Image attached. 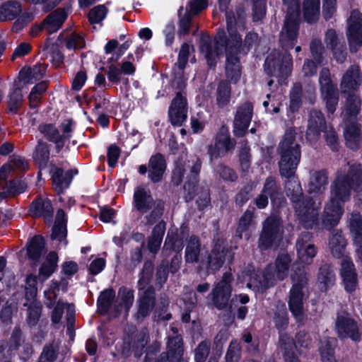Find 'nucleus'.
Here are the masks:
<instances>
[{
  "label": "nucleus",
  "instance_id": "c85d7f7f",
  "mask_svg": "<svg viewBox=\"0 0 362 362\" xmlns=\"http://www.w3.org/2000/svg\"><path fill=\"white\" fill-rule=\"evenodd\" d=\"M67 17L68 14L65 9L61 8H57L47 15L42 21L47 34L52 35L59 30Z\"/></svg>",
  "mask_w": 362,
  "mask_h": 362
},
{
  "label": "nucleus",
  "instance_id": "6ab92c4d",
  "mask_svg": "<svg viewBox=\"0 0 362 362\" xmlns=\"http://www.w3.org/2000/svg\"><path fill=\"white\" fill-rule=\"evenodd\" d=\"M346 36L350 46H362V13L357 9L351 11L348 20Z\"/></svg>",
  "mask_w": 362,
  "mask_h": 362
},
{
  "label": "nucleus",
  "instance_id": "a878e982",
  "mask_svg": "<svg viewBox=\"0 0 362 362\" xmlns=\"http://www.w3.org/2000/svg\"><path fill=\"white\" fill-rule=\"evenodd\" d=\"M148 179L153 183H158L163 180L167 168L165 156L161 153L152 155L148 160Z\"/></svg>",
  "mask_w": 362,
  "mask_h": 362
},
{
  "label": "nucleus",
  "instance_id": "e433bc0d",
  "mask_svg": "<svg viewBox=\"0 0 362 362\" xmlns=\"http://www.w3.org/2000/svg\"><path fill=\"white\" fill-rule=\"evenodd\" d=\"M115 296V291L112 287L100 291L96 302L97 310L100 315H105L108 313Z\"/></svg>",
  "mask_w": 362,
  "mask_h": 362
},
{
  "label": "nucleus",
  "instance_id": "e2e57ef3",
  "mask_svg": "<svg viewBox=\"0 0 362 362\" xmlns=\"http://www.w3.org/2000/svg\"><path fill=\"white\" fill-rule=\"evenodd\" d=\"M118 293L120 296L121 305H122L126 311L128 312L134 303V290L123 286L119 288Z\"/></svg>",
  "mask_w": 362,
  "mask_h": 362
},
{
  "label": "nucleus",
  "instance_id": "f3484780",
  "mask_svg": "<svg viewBox=\"0 0 362 362\" xmlns=\"http://www.w3.org/2000/svg\"><path fill=\"white\" fill-rule=\"evenodd\" d=\"M156 304V288L153 285L148 286L137 300V310L135 314L136 320H144L154 310Z\"/></svg>",
  "mask_w": 362,
  "mask_h": 362
},
{
  "label": "nucleus",
  "instance_id": "864d4df0",
  "mask_svg": "<svg viewBox=\"0 0 362 362\" xmlns=\"http://www.w3.org/2000/svg\"><path fill=\"white\" fill-rule=\"evenodd\" d=\"M183 7L181 6L178 11V30L177 35L179 37H185L188 35L193 25L192 18L193 16L189 11H185L184 15H182L180 11L182 10Z\"/></svg>",
  "mask_w": 362,
  "mask_h": 362
},
{
  "label": "nucleus",
  "instance_id": "72a5a7b5",
  "mask_svg": "<svg viewBox=\"0 0 362 362\" xmlns=\"http://www.w3.org/2000/svg\"><path fill=\"white\" fill-rule=\"evenodd\" d=\"M303 17L309 23H316L320 15V0H303Z\"/></svg>",
  "mask_w": 362,
  "mask_h": 362
},
{
  "label": "nucleus",
  "instance_id": "58836bf2",
  "mask_svg": "<svg viewBox=\"0 0 362 362\" xmlns=\"http://www.w3.org/2000/svg\"><path fill=\"white\" fill-rule=\"evenodd\" d=\"M337 346V340L334 337H328L320 341L319 352L322 362H337L335 357V349Z\"/></svg>",
  "mask_w": 362,
  "mask_h": 362
},
{
  "label": "nucleus",
  "instance_id": "f704fd0d",
  "mask_svg": "<svg viewBox=\"0 0 362 362\" xmlns=\"http://www.w3.org/2000/svg\"><path fill=\"white\" fill-rule=\"evenodd\" d=\"M22 5L16 0H8L0 6V22L11 21L19 16Z\"/></svg>",
  "mask_w": 362,
  "mask_h": 362
},
{
  "label": "nucleus",
  "instance_id": "20e7f679",
  "mask_svg": "<svg viewBox=\"0 0 362 362\" xmlns=\"http://www.w3.org/2000/svg\"><path fill=\"white\" fill-rule=\"evenodd\" d=\"M297 252L300 263H295L293 266L291 279L292 286L289 291L288 301V309L296 322L300 323L304 320L303 299L305 297L304 288L308 284V276L307 266L313 262L317 249L314 245H305L297 247Z\"/></svg>",
  "mask_w": 362,
  "mask_h": 362
},
{
  "label": "nucleus",
  "instance_id": "b1692460",
  "mask_svg": "<svg viewBox=\"0 0 362 362\" xmlns=\"http://www.w3.org/2000/svg\"><path fill=\"white\" fill-rule=\"evenodd\" d=\"M341 266L340 274L344 289L347 293H351L356 290L358 284L355 265L349 257H346L342 259Z\"/></svg>",
  "mask_w": 362,
  "mask_h": 362
},
{
  "label": "nucleus",
  "instance_id": "ddd939ff",
  "mask_svg": "<svg viewBox=\"0 0 362 362\" xmlns=\"http://www.w3.org/2000/svg\"><path fill=\"white\" fill-rule=\"evenodd\" d=\"M255 104L246 100L237 106L234 113L233 133L238 138L245 136L254 115Z\"/></svg>",
  "mask_w": 362,
  "mask_h": 362
},
{
  "label": "nucleus",
  "instance_id": "0e129e2a",
  "mask_svg": "<svg viewBox=\"0 0 362 362\" xmlns=\"http://www.w3.org/2000/svg\"><path fill=\"white\" fill-rule=\"evenodd\" d=\"M65 46L67 49H82L86 47L84 37L76 33H72L65 41Z\"/></svg>",
  "mask_w": 362,
  "mask_h": 362
},
{
  "label": "nucleus",
  "instance_id": "423d86ee",
  "mask_svg": "<svg viewBox=\"0 0 362 362\" xmlns=\"http://www.w3.org/2000/svg\"><path fill=\"white\" fill-rule=\"evenodd\" d=\"M202 162L199 157H196L193 160L189 174L184 184V199L185 202H192L197 197L195 203L199 211L204 212L211 208V199L210 189L208 187H199V174Z\"/></svg>",
  "mask_w": 362,
  "mask_h": 362
},
{
  "label": "nucleus",
  "instance_id": "c9c22d12",
  "mask_svg": "<svg viewBox=\"0 0 362 362\" xmlns=\"http://www.w3.org/2000/svg\"><path fill=\"white\" fill-rule=\"evenodd\" d=\"M291 262V257L287 252H282L277 255L273 264V271L279 280L283 281L287 277Z\"/></svg>",
  "mask_w": 362,
  "mask_h": 362
},
{
  "label": "nucleus",
  "instance_id": "1a4fd4ad",
  "mask_svg": "<svg viewBox=\"0 0 362 362\" xmlns=\"http://www.w3.org/2000/svg\"><path fill=\"white\" fill-rule=\"evenodd\" d=\"M284 233L281 217L272 214L262 223V228L257 240V247L262 251L272 248L282 239Z\"/></svg>",
  "mask_w": 362,
  "mask_h": 362
},
{
  "label": "nucleus",
  "instance_id": "dca6fc26",
  "mask_svg": "<svg viewBox=\"0 0 362 362\" xmlns=\"http://www.w3.org/2000/svg\"><path fill=\"white\" fill-rule=\"evenodd\" d=\"M188 103L186 96L179 91L168 108V119L173 127H182L187 119Z\"/></svg>",
  "mask_w": 362,
  "mask_h": 362
},
{
  "label": "nucleus",
  "instance_id": "9b49d317",
  "mask_svg": "<svg viewBox=\"0 0 362 362\" xmlns=\"http://www.w3.org/2000/svg\"><path fill=\"white\" fill-rule=\"evenodd\" d=\"M233 276L230 272L223 273L221 279L212 288L209 297L212 305L218 310H230L229 303L233 291Z\"/></svg>",
  "mask_w": 362,
  "mask_h": 362
},
{
  "label": "nucleus",
  "instance_id": "de8ad7c7",
  "mask_svg": "<svg viewBox=\"0 0 362 362\" xmlns=\"http://www.w3.org/2000/svg\"><path fill=\"white\" fill-rule=\"evenodd\" d=\"M303 88L300 83L293 84L289 93L288 111L294 114L298 112L302 107Z\"/></svg>",
  "mask_w": 362,
  "mask_h": 362
},
{
  "label": "nucleus",
  "instance_id": "cd10ccee",
  "mask_svg": "<svg viewBox=\"0 0 362 362\" xmlns=\"http://www.w3.org/2000/svg\"><path fill=\"white\" fill-rule=\"evenodd\" d=\"M262 191V193H264L269 197L273 206L280 207L281 206L284 201V197L276 177L273 176L267 177Z\"/></svg>",
  "mask_w": 362,
  "mask_h": 362
},
{
  "label": "nucleus",
  "instance_id": "338daca9",
  "mask_svg": "<svg viewBox=\"0 0 362 362\" xmlns=\"http://www.w3.org/2000/svg\"><path fill=\"white\" fill-rule=\"evenodd\" d=\"M211 349V342L208 340L201 341L194 350V361L205 362Z\"/></svg>",
  "mask_w": 362,
  "mask_h": 362
},
{
  "label": "nucleus",
  "instance_id": "3c124183",
  "mask_svg": "<svg viewBox=\"0 0 362 362\" xmlns=\"http://www.w3.org/2000/svg\"><path fill=\"white\" fill-rule=\"evenodd\" d=\"M286 189V195L291 202L304 196L300 182L296 175L288 179Z\"/></svg>",
  "mask_w": 362,
  "mask_h": 362
},
{
  "label": "nucleus",
  "instance_id": "a18cd8bd",
  "mask_svg": "<svg viewBox=\"0 0 362 362\" xmlns=\"http://www.w3.org/2000/svg\"><path fill=\"white\" fill-rule=\"evenodd\" d=\"M328 184V176L326 170L316 171L311 177L308 193H320L325 189Z\"/></svg>",
  "mask_w": 362,
  "mask_h": 362
},
{
  "label": "nucleus",
  "instance_id": "4c0bfd02",
  "mask_svg": "<svg viewBox=\"0 0 362 362\" xmlns=\"http://www.w3.org/2000/svg\"><path fill=\"white\" fill-rule=\"evenodd\" d=\"M59 257L55 251L49 252L39 268V276L44 280L49 278L57 269Z\"/></svg>",
  "mask_w": 362,
  "mask_h": 362
},
{
  "label": "nucleus",
  "instance_id": "79ce46f5",
  "mask_svg": "<svg viewBox=\"0 0 362 362\" xmlns=\"http://www.w3.org/2000/svg\"><path fill=\"white\" fill-rule=\"evenodd\" d=\"M329 244L331 253L334 257L338 259L343 257L344 259L346 257L345 256V251L347 241L342 235L341 232H337L333 234L329 239Z\"/></svg>",
  "mask_w": 362,
  "mask_h": 362
},
{
  "label": "nucleus",
  "instance_id": "5701e85b",
  "mask_svg": "<svg viewBox=\"0 0 362 362\" xmlns=\"http://www.w3.org/2000/svg\"><path fill=\"white\" fill-rule=\"evenodd\" d=\"M344 137L348 148L358 151L362 141L361 124L357 121H347L344 129Z\"/></svg>",
  "mask_w": 362,
  "mask_h": 362
},
{
  "label": "nucleus",
  "instance_id": "473e14b6",
  "mask_svg": "<svg viewBox=\"0 0 362 362\" xmlns=\"http://www.w3.org/2000/svg\"><path fill=\"white\" fill-rule=\"evenodd\" d=\"M336 276L332 267L329 264H322L317 274V281L321 291L326 292L335 284Z\"/></svg>",
  "mask_w": 362,
  "mask_h": 362
},
{
  "label": "nucleus",
  "instance_id": "f8f14e48",
  "mask_svg": "<svg viewBox=\"0 0 362 362\" xmlns=\"http://www.w3.org/2000/svg\"><path fill=\"white\" fill-rule=\"evenodd\" d=\"M236 144V140L230 136L228 127L221 125L214 137V144L207 146L210 160H217L233 151Z\"/></svg>",
  "mask_w": 362,
  "mask_h": 362
},
{
  "label": "nucleus",
  "instance_id": "f257e3e1",
  "mask_svg": "<svg viewBox=\"0 0 362 362\" xmlns=\"http://www.w3.org/2000/svg\"><path fill=\"white\" fill-rule=\"evenodd\" d=\"M202 243L196 235H192L187 240L185 250V260L187 264H198L199 271L212 273L218 271L228 260L231 264L234 259V252L228 245L226 238L217 232L214 235L211 249L201 254Z\"/></svg>",
  "mask_w": 362,
  "mask_h": 362
},
{
  "label": "nucleus",
  "instance_id": "4be33fe9",
  "mask_svg": "<svg viewBox=\"0 0 362 362\" xmlns=\"http://www.w3.org/2000/svg\"><path fill=\"white\" fill-rule=\"evenodd\" d=\"M336 328L340 337L350 338L355 342L361 340V334L359 332L357 322L353 318L343 315L338 316Z\"/></svg>",
  "mask_w": 362,
  "mask_h": 362
},
{
  "label": "nucleus",
  "instance_id": "7c9ffc66",
  "mask_svg": "<svg viewBox=\"0 0 362 362\" xmlns=\"http://www.w3.org/2000/svg\"><path fill=\"white\" fill-rule=\"evenodd\" d=\"M225 74L230 83L236 84L240 81L242 66L239 56H228L226 58Z\"/></svg>",
  "mask_w": 362,
  "mask_h": 362
},
{
  "label": "nucleus",
  "instance_id": "4468645a",
  "mask_svg": "<svg viewBox=\"0 0 362 362\" xmlns=\"http://www.w3.org/2000/svg\"><path fill=\"white\" fill-rule=\"evenodd\" d=\"M229 35L226 36L223 29L219 28L214 37L216 49L224 48L226 58L228 56H238L243 53V40L237 29L228 31Z\"/></svg>",
  "mask_w": 362,
  "mask_h": 362
},
{
  "label": "nucleus",
  "instance_id": "2f4dec72",
  "mask_svg": "<svg viewBox=\"0 0 362 362\" xmlns=\"http://www.w3.org/2000/svg\"><path fill=\"white\" fill-rule=\"evenodd\" d=\"M49 145L46 141L39 139L33 153V158L40 170L49 167Z\"/></svg>",
  "mask_w": 362,
  "mask_h": 362
},
{
  "label": "nucleus",
  "instance_id": "052dcab7",
  "mask_svg": "<svg viewBox=\"0 0 362 362\" xmlns=\"http://www.w3.org/2000/svg\"><path fill=\"white\" fill-rule=\"evenodd\" d=\"M27 189L26 183L22 180L13 179L6 184V194L10 197H16L25 192Z\"/></svg>",
  "mask_w": 362,
  "mask_h": 362
},
{
  "label": "nucleus",
  "instance_id": "6e6552de",
  "mask_svg": "<svg viewBox=\"0 0 362 362\" xmlns=\"http://www.w3.org/2000/svg\"><path fill=\"white\" fill-rule=\"evenodd\" d=\"M132 204L135 209L143 214L151 209L145 216L147 226L155 224L164 214L165 202L161 199L154 200L150 190H146L142 187H137L135 189Z\"/></svg>",
  "mask_w": 362,
  "mask_h": 362
},
{
  "label": "nucleus",
  "instance_id": "aec40b11",
  "mask_svg": "<svg viewBox=\"0 0 362 362\" xmlns=\"http://www.w3.org/2000/svg\"><path fill=\"white\" fill-rule=\"evenodd\" d=\"M166 351L162 354L168 362H187L183 357L185 346L182 337L180 334L168 337Z\"/></svg>",
  "mask_w": 362,
  "mask_h": 362
},
{
  "label": "nucleus",
  "instance_id": "0eeeda50",
  "mask_svg": "<svg viewBox=\"0 0 362 362\" xmlns=\"http://www.w3.org/2000/svg\"><path fill=\"white\" fill-rule=\"evenodd\" d=\"M296 215L303 227L305 229L331 230L332 228H325L323 225V218L325 215V209L321 218L319 219V211L321 203L317 202V199L304 195L292 202Z\"/></svg>",
  "mask_w": 362,
  "mask_h": 362
},
{
  "label": "nucleus",
  "instance_id": "2eb2a0df",
  "mask_svg": "<svg viewBox=\"0 0 362 362\" xmlns=\"http://www.w3.org/2000/svg\"><path fill=\"white\" fill-rule=\"evenodd\" d=\"M49 174L52 187L59 196L63 194L70 187L75 175L78 174L77 168H71L66 171L57 166L53 161L49 163Z\"/></svg>",
  "mask_w": 362,
  "mask_h": 362
},
{
  "label": "nucleus",
  "instance_id": "7ed1b4c3",
  "mask_svg": "<svg viewBox=\"0 0 362 362\" xmlns=\"http://www.w3.org/2000/svg\"><path fill=\"white\" fill-rule=\"evenodd\" d=\"M299 28L300 22L298 16L286 17L279 35V44L285 52L273 49L267 56L264 63V71L269 76L286 79L291 75L293 57L288 51L292 49L297 43Z\"/></svg>",
  "mask_w": 362,
  "mask_h": 362
},
{
  "label": "nucleus",
  "instance_id": "603ef678",
  "mask_svg": "<svg viewBox=\"0 0 362 362\" xmlns=\"http://www.w3.org/2000/svg\"><path fill=\"white\" fill-rule=\"evenodd\" d=\"M184 247L183 240L179 238L177 230L175 232L168 231L165 238L163 250L173 251L175 252H180Z\"/></svg>",
  "mask_w": 362,
  "mask_h": 362
},
{
  "label": "nucleus",
  "instance_id": "49530a36",
  "mask_svg": "<svg viewBox=\"0 0 362 362\" xmlns=\"http://www.w3.org/2000/svg\"><path fill=\"white\" fill-rule=\"evenodd\" d=\"M23 98L22 88L15 81L13 90L8 95V112L11 115H17L21 107Z\"/></svg>",
  "mask_w": 362,
  "mask_h": 362
},
{
  "label": "nucleus",
  "instance_id": "774afa93",
  "mask_svg": "<svg viewBox=\"0 0 362 362\" xmlns=\"http://www.w3.org/2000/svg\"><path fill=\"white\" fill-rule=\"evenodd\" d=\"M216 172L219 177L226 182H235L238 178L236 172L232 168L223 163H220L218 165L216 168Z\"/></svg>",
  "mask_w": 362,
  "mask_h": 362
},
{
  "label": "nucleus",
  "instance_id": "c756f323",
  "mask_svg": "<svg viewBox=\"0 0 362 362\" xmlns=\"http://www.w3.org/2000/svg\"><path fill=\"white\" fill-rule=\"evenodd\" d=\"M361 81L359 66L357 65H351L344 74L341 86L345 92L354 91L359 88Z\"/></svg>",
  "mask_w": 362,
  "mask_h": 362
},
{
  "label": "nucleus",
  "instance_id": "69168bd1",
  "mask_svg": "<svg viewBox=\"0 0 362 362\" xmlns=\"http://www.w3.org/2000/svg\"><path fill=\"white\" fill-rule=\"evenodd\" d=\"M274 322L279 335L283 334V332L287 329L289 322L288 312L286 310H282L275 313Z\"/></svg>",
  "mask_w": 362,
  "mask_h": 362
},
{
  "label": "nucleus",
  "instance_id": "a211bd4d",
  "mask_svg": "<svg viewBox=\"0 0 362 362\" xmlns=\"http://www.w3.org/2000/svg\"><path fill=\"white\" fill-rule=\"evenodd\" d=\"M327 130V122L324 114L318 110H312L309 114L306 139L310 142L317 141L322 132Z\"/></svg>",
  "mask_w": 362,
  "mask_h": 362
},
{
  "label": "nucleus",
  "instance_id": "6e6d98bb",
  "mask_svg": "<svg viewBox=\"0 0 362 362\" xmlns=\"http://www.w3.org/2000/svg\"><path fill=\"white\" fill-rule=\"evenodd\" d=\"M23 334L19 325L16 326L12 330L11 337L7 342L8 351H16L23 342Z\"/></svg>",
  "mask_w": 362,
  "mask_h": 362
},
{
  "label": "nucleus",
  "instance_id": "8fccbe9b",
  "mask_svg": "<svg viewBox=\"0 0 362 362\" xmlns=\"http://www.w3.org/2000/svg\"><path fill=\"white\" fill-rule=\"evenodd\" d=\"M24 306H28L26 322L30 327H35L39 322L42 306L40 302L33 301L30 304L25 303Z\"/></svg>",
  "mask_w": 362,
  "mask_h": 362
},
{
  "label": "nucleus",
  "instance_id": "f03ea898",
  "mask_svg": "<svg viewBox=\"0 0 362 362\" xmlns=\"http://www.w3.org/2000/svg\"><path fill=\"white\" fill-rule=\"evenodd\" d=\"M351 191L362 192V164L360 163H349L346 173L337 174L333 183V197L325 206L322 221L325 228H334L339 223L344 212L342 203L350 199Z\"/></svg>",
  "mask_w": 362,
  "mask_h": 362
},
{
  "label": "nucleus",
  "instance_id": "bf43d9fd",
  "mask_svg": "<svg viewBox=\"0 0 362 362\" xmlns=\"http://www.w3.org/2000/svg\"><path fill=\"white\" fill-rule=\"evenodd\" d=\"M169 272V262L165 259L162 260L156 270V284L159 288L166 283Z\"/></svg>",
  "mask_w": 362,
  "mask_h": 362
},
{
  "label": "nucleus",
  "instance_id": "5fc2aeb1",
  "mask_svg": "<svg viewBox=\"0 0 362 362\" xmlns=\"http://www.w3.org/2000/svg\"><path fill=\"white\" fill-rule=\"evenodd\" d=\"M37 130L45 139L49 142H52L60 137L59 130L53 123H41L38 125Z\"/></svg>",
  "mask_w": 362,
  "mask_h": 362
},
{
  "label": "nucleus",
  "instance_id": "4d7b16f0",
  "mask_svg": "<svg viewBox=\"0 0 362 362\" xmlns=\"http://www.w3.org/2000/svg\"><path fill=\"white\" fill-rule=\"evenodd\" d=\"M107 8L103 4H100L91 8L88 14V19L90 24L101 23L106 17Z\"/></svg>",
  "mask_w": 362,
  "mask_h": 362
},
{
  "label": "nucleus",
  "instance_id": "412c9836",
  "mask_svg": "<svg viewBox=\"0 0 362 362\" xmlns=\"http://www.w3.org/2000/svg\"><path fill=\"white\" fill-rule=\"evenodd\" d=\"M28 211L33 218H43L45 222L52 221L54 209L49 198L36 197L30 203Z\"/></svg>",
  "mask_w": 362,
  "mask_h": 362
},
{
  "label": "nucleus",
  "instance_id": "9d476101",
  "mask_svg": "<svg viewBox=\"0 0 362 362\" xmlns=\"http://www.w3.org/2000/svg\"><path fill=\"white\" fill-rule=\"evenodd\" d=\"M310 336L305 330H300L296 334L295 339L287 333L280 334L279 346L282 353L284 362H300L296 350L299 347L309 348L311 344Z\"/></svg>",
  "mask_w": 362,
  "mask_h": 362
},
{
  "label": "nucleus",
  "instance_id": "09e8293b",
  "mask_svg": "<svg viewBox=\"0 0 362 362\" xmlns=\"http://www.w3.org/2000/svg\"><path fill=\"white\" fill-rule=\"evenodd\" d=\"M200 50L204 53V57L209 69H214L216 66V57L218 55V50L214 49L211 39L203 40L200 45Z\"/></svg>",
  "mask_w": 362,
  "mask_h": 362
},
{
  "label": "nucleus",
  "instance_id": "c03bdc74",
  "mask_svg": "<svg viewBox=\"0 0 362 362\" xmlns=\"http://www.w3.org/2000/svg\"><path fill=\"white\" fill-rule=\"evenodd\" d=\"M321 96L323 102L325 103L327 114H334L339 103L337 87L332 88L330 86L329 87L328 86L326 90L321 91Z\"/></svg>",
  "mask_w": 362,
  "mask_h": 362
},
{
  "label": "nucleus",
  "instance_id": "ea45409f",
  "mask_svg": "<svg viewBox=\"0 0 362 362\" xmlns=\"http://www.w3.org/2000/svg\"><path fill=\"white\" fill-rule=\"evenodd\" d=\"M155 271V265L152 260L147 259L144 262L143 267L139 273L137 288L139 291L146 289L153 279Z\"/></svg>",
  "mask_w": 362,
  "mask_h": 362
},
{
  "label": "nucleus",
  "instance_id": "37998d69",
  "mask_svg": "<svg viewBox=\"0 0 362 362\" xmlns=\"http://www.w3.org/2000/svg\"><path fill=\"white\" fill-rule=\"evenodd\" d=\"M349 226L354 244H362V216L359 212L351 214Z\"/></svg>",
  "mask_w": 362,
  "mask_h": 362
},
{
  "label": "nucleus",
  "instance_id": "bb28decb",
  "mask_svg": "<svg viewBox=\"0 0 362 362\" xmlns=\"http://www.w3.org/2000/svg\"><path fill=\"white\" fill-rule=\"evenodd\" d=\"M246 275L250 279L254 280L263 290H267L274 285L276 273L273 271V264H269L262 275L254 267L248 269Z\"/></svg>",
  "mask_w": 362,
  "mask_h": 362
},
{
  "label": "nucleus",
  "instance_id": "680f3d73",
  "mask_svg": "<svg viewBox=\"0 0 362 362\" xmlns=\"http://www.w3.org/2000/svg\"><path fill=\"white\" fill-rule=\"evenodd\" d=\"M361 101L355 94H350L346 99V110L349 117H356L361 110Z\"/></svg>",
  "mask_w": 362,
  "mask_h": 362
},
{
  "label": "nucleus",
  "instance_id": "13d9d810",
  "mask_svg": "<svg viewBox=\"0 0 362 362\" xmlns=\"http://www.w3.org/2000/svg\"><path fill=\"white\" fill-rule=\"evenodd\" d=\"M255 188L253 183L245 184L235 194V204L240 207L245 205L252 197V192Z\"/></svg>",
  "mask_w": 362,
  "mask_h": 362
},
{
  "label": "nucleus",
  "instance_id": "a19ab883",
  "mask_svg": "<svg viewBox=\"0 0 362 362\" xmlns=\"http://www.w3.org/2000/svg\"><path fill=\"white\" fill-rule=\"evenodd\" d=\"M231 86L228 80H221L218 82L216 89V100L218 108L226 107L231 98Z\"/></svg>",
  "mask_w": 362,
  "mask_h": 362
},
{
  "label": "nucleus",
  "instance_id": "393cba45",
  "mask_svg": "<svg viewBox=\"0 0 362 362\" xmlns=\"http://www.w3.org/2000/svg\"><path fill=\"white\" fill-rule=\"evenodd\" d=\"M45 240L42 235H35L26 244V256L31 266L38 265L45 249Z\"/></svg>",
  "mask_w": 362,
  "mask_h": 362
},
{
  "label": "nucleus",
  "instance_id": "39448f33",
  "mask_svg": "<svg viewBox=\"0 0 362 362\" xmlns=\"http://www.w3.org/2000/svg\"><path fill=\"white\" fill-rule=\"evenodd\" d=\"M296 132L289 128L280 141L277 147L279 156V171L281 177L289 179L295 175L301 159V146L296 141Z\"/></svg>",
  "mask_w": 362,
  "mask_h": 362
}]
</instances>
